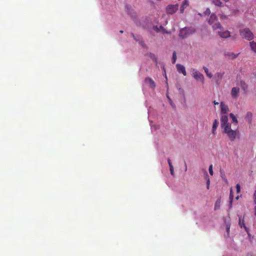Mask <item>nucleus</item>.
<instances>
[{
  "mask_svg": "<svg viewBox=\"0 0 256 256\" xmlns=\"http://www.w3.org/2000/svg\"><path fill=\"white\" fill-rule=\"evenodd\" d=\"M209 24L212 26L214 30H216V34L222 38H228L230 37V32L224 30L222 24L217 20V17L214 14H211L209 19Z\"/></svg>",
  "mask_w": 256,
  "mask_h": 256,
  "instance_id": "1",
  "label": "nucleus"
},
{
  "mask_svg": "<svg viewBox=\"0 0 256 256\" xmlns=\"http://www.w3.org/2000/svg\"><path fill=\"white\" fill-rule=\"evenodd\" d=\"M195 32V28L192 27L182 28L180 31L179 36L182 38H185L194 34Z\"/></svg>",
  "mask_w": 256,
  "mask_h": 256,
  "instance_id": "2",
  "label": "nucleus"
},
{
  "mask_svg": "<svg viewBox=\"0 0 256 256\" xmlns=\"http://www.w3.org/2000/svg\"><path fill=\"white\" fill-rule=\"evenodd\" d=\"M240 34L242 38L248 41H250L254 38V34L248 28L240 29Z\"/></svg>",
  "mask_w": 256,
  "mask_h": 256,
  "instance_id": "3",
  "label": "nucleus"
},
{
  "mask_svg": "<svg viewBox=\"0 0 256 256\" xmlns=\"http://www.w3.org/2000/svg\"><path fill=\"white\" fill-rule=\"evenodd\" d=\"M224 132L226 134L228 137L229 139L231 141H234L236 136L237 132L236 130H232L231 128V126H226V128H224Z\"/></svg>",
  "mask_w": 256,
  "mask_h": 256,
  "instance_id": "4",
  "label": "nucleus"
},
{
  "mask_svg": "<svg viewBox=\"0 0 256 256\" xmlns=\"http://www.w3.org/2000/svg\"><path fill=\"white\" fill-rule=\"evenodd\" d=\"M192 74V76L197 80L203 82L204 76L202 74L200 73L198 70L194 68L191 69Z\"/></svg>",
  "mask_w": 256,
  "mask_h": 256,
  "instance_id": "5",
  "label": "nucleus"
},
{
  "mask_svg": "<svg viewBox=\"0 0 256 256\" xmlns=\"http://www.w3.org/2000/svg\"><path fill=\"white\" fill-rule=\"evenodd\" d=\"M224 224L226 226V233L224 234L225 238H228L230 236V229L231 225L230 220V217L225 218H224Z\"/></svg>",
  "mask_w": 256,
  "mask_h": 256,
  "instance_id": "6",
  "label": "nucleus"
},
{
  "mask_svg": "<svg viewBox=\"0 0 256 256\" xmlns=\"http://www.w3.org/2000/svg\"><path fill=\"white\" fill-rule=\"evenodd\" d=\"M178 8V4H169L166 8V11L168 14H173L175 13Z\"/></svg>",
  "mask_w": 256,
  "mask_h": 256,
  "instance_id": "7",
  "label": "nucleus"
},
{
  "mask_svg": "<svg viewBox=\"0 0 256 256\" xmlns=\"http://www.w3.org/2000/svg\"><path fill=\"white\" fill-rule=\"evenodd\" d=\"M220 126L222 128H226V126H231V124L228 122V117L226 115H222L220 118Z\"/></svg>",
  "mask_w": 256,
  "mask_h": 256,
  "instance_id": "8",
  "label": "nucleus"
},
{
  "mask_svg": "<svg viewBox=\"0 0 256 256\" xmlns=\"http://www.w3.org/2000/svg\"><path fill=\"white\" fill-rule=\"evenodd\" d=\"M176 67L177 70L179 73L182 74L184 76H186V70L185 67L183 65L180 64H176Z\"/></svg>",
  "mask_w": 256,
  "mask_h": 256,
  "instance_id": "9",
  "label": "nucleus"
},
{
  "mask_svg": "<svg viewBox=\"0 0 256 256\" xmlns=\"http://www.w3.org/2000/svg\"><path fill=\"white\" fill-rule=\"evenodd\" d=\"M240 88L238 87H234L231 90V96L234 98H237L238 96Z\"/></svg>",
  "mask_w": 256,
  "mask_h": 256,
  "instance_id": "10",
  "label": "nucleus"
},
{
  "mask_svg": "<svg viewBox=\"0 0 256 256\" xmlns=\"http://www.w3.org/2000/svg\"><path fill=\"white\" fill-rule=\"evenodd\" d=\"M146 83L148 84L150 87L152 88H154L156 87V84L154 80L150 78H146L145 79Z\"/></svg>",
  "mask_w": 256,
  "mask_h": 256,
  "instance_id": "11",
  "label": "nucleus"
},
{
  "mask_svg": "<svg viewBox=\"0 0 256 256\" xmlns=\"http://www.w3.org/2000/svg\"><path fill=\"white\" fill-rule=\"evenodd\" d=\"M188 4H189V2L188 0H184L182 2V3L180 7V13L184 12V10L188 6Z\"/></svg>",
  "mask_w": 256,
  "mask_h": 256,
  "instance_id": "12",
  "label": "nucleus"
},
{
  "mask_svg": "<svg viewBox=\"0 0 256 256\" xmlns=\"http://www.w3.org/2000/svg\"><path fill=\"white\" fill-rule=\"evenodd\" d=\"M220 108H221V112L223 114H226L228 111V106L222 102L220 103Z\"/></svg>",
  "mask_w": 256,
  "mask_h": 256,
  "instance_id": "13",
  "label": "nucleus"
},
{
  "mask_svg": "<svg viewBox=\"0 0 256 256\" xmlns=\"http://www.w3.org/2000/svg\"><path fill=\"white\" fill-rule=\"evenodd\" d=\"M212 4L217 6L223 7L224 6L220 0H212Z\"/></svg>",
  "mask_w": 256,
  "mask_h": 256,
  "instance_id": "14",
  "label": "nucleus"
},
{
  "mask_svg": "<svg viewBox=\"0 0 256 256\" xmlns=\"http://www.w3.org/2000/svg\"><path fill=\"white\" fill-rule=\"evenodd\" d=\"M202 173L203 174V176L206 180V188H208V177L206 170L205 169H202Z\"/></svg>",
  "mask_w": 256,
  "mask_h": 256,
  "instance_id": "15",
  "label": "nucleus"
},
{
  "mask_svg": "<svg viewBox=\"0 0 256 256\" xmlns=\"http://www.w3.org/2000/svg\"><path fill=\"white\" fill-rule=\"evenodd\" d=\"M250 46L251 50L254 52L256 53V42L252 41L250 42Z\"/></svg>",
  "mask_w": 256,
  "mask_h": 256,
  "instance_id": "16",
  "label": "nucleus"
},
{
  "mask_svg": "<svg viewBox=\"0 0 256 256\" xmlns=\"http://www.w3.org/2000/svg\"><path fill=\"white\" fill-rule=\"evenodd\" d=\"M226 55L231 59H234L238 56V54H236L233 52H228L226 54Z\"/></svg>",
  "mask_w": 256,
  "mask_h": 256,
  "instance_id": "17",
  "label": "nucleus"
},
{
  "mask_svg": "<svg viewBox=\"0 0 256 256\" xmlns=\"http://www.w3.org/2000/svg\"><path fill=\"white\" fill-rule=\"evenodd\" d=\"M168 165L170 166V174L172 176H174V168L172 165V163L169 158L168 160Z\"/></svg>",
  "mask_w": 256,
  "mask_h": 256,
  "instance_id": "18",
  "label": "nucleus"
},
{
  "mask_svg": "<svg viewBox=\"0 0 256 256\" xmlns=\"http://www.w3.org/2000/svg\"><path fill=\"white\" fill-rule=\"evenodd\" d=\"M240 86L244 91H246L248 89V85L244 81L241 80L240 82Z\"/></svg>",
  "mask_w": 256,
  "mask_h": 256,
  "instance_id": "19",
  "label": "nucleus"
},
{
  "mask_svg": "<svg viewBox=\"0 0 256 256\" xmlns=\"http://www.w3.org/2000/svg\"><path fill=\"white\" fill-rule=\"evenodd\" d=\"M220 206V199L218 198L216 200L214 205V210L219 209Z\"/></svg>",
  "mask_w": 256,
  "mask_h": 256,
  "instance_id": "20",
  "label": "nucleus"
},
{
  "mask_svg": "<svg viewBox=\"0 0 256 256\" xmlns=\"http://www.w3.org/2000/svg\"><path fill=\"white\" fill-rule=\"evenodd\" d=\"M230 116L232 118V122L236 124H237L238 121L235 116L233 114L230 113Z\"/></svg>",
  "mask_w": 256,
  "mask_h": 256,
  "instance_id": "21",
  "label": "nucleus"
},
{
  "mask_svg": "<svg viewBox=\"0 0 256 256\" xmlns=\"http://www.w3.org/2000/svg\"><path fill=\"white\" fill-rule=\"evenodd\" d=\"M218 121L216 120H215L213 124L212 128V131L213 133H214L215 130L216 128L218 126Z\"/></svg>",
  "mask_w": 256,
  "mask_h": 256,
  "instance_id": "22",
  "label": "nucleus"
},
{
  "mask_svg": "<svg viewBox=\"0 0 256 256\" xmlns=\"http://www.w3.org/2000/svg\"><path fill=\"white\" fill-rule=\"evenodd\" d=\"M252 114L250 112H248L246 114V118L248 119V122L250 123L252 121Z\"/></svg>",
  "mask_w": 256,
  "mask_h": 256,
  "instance_id": "23",
  "label": "nucleus"
},
{
  "mask_svg": "<svg viewBox=\"0 0 256 256\" xmlns=\"http://www.w3.org/2000/svg\"><path fill=\"white\" fill-rule=\"evenodd\" d=\"M176 52H174L172 54V63L174 64L176 62Z\"/></svg>",
  "mask_w": 256,
  "mask_h": 256,
  "instance_id": "24",
  "label": "nucleus"
},
{
  "mask_svg": "<svg viewBox=\"0 0 256 256\" xmlns=\"http://www.w3.org/2000/svg\"><path fill=\"white\" fill-rule=\"evenodd\" d=\"M236 192L239 193L240 192V186L239 184H236Z\"/></svg>",
  "mask_w": 256,
  "mask_h": 256,
  "instance_id": "25",
  "label": "nucleus"
},
{
  "mask_svg": "<svg viewBox=\"0 0 256 256\" xmlns=\"http://www.w3.org/2000/svg\"><path fill=\"white\" fill-rule=\"evenodd\" d=\"M212 166L210 165L209 166V173L210 174V175L213 174V171H212Z\"/></svg>",
  "mask_w": 256,
  "mask_h": 256,
  "instance_id": "26",
  "label": "nucleus"
},
{
  "mask_svg": "<svg viewBox=\"0 0 256 256\" xmlns=\"http://www.w3.org/2000/svg\"><path fill=\"white\" fill-rule=\"evenodd\" d=\"M233 197H234V196L232 193V189L231 188L230 192V200H233Z\"/></svg>",
  "mask_w": 256,
  "mask_h": 256,
  "instance_id": "27",
  "label": "nucleus"
},
{
  "mask_svg": "<svg viewBox=\"0 0 256 256\" xmlns=\"http://www.w3.org/2000/svg\"><path fill=\"white\" fill-rule=\"evenodd\" d=\"M254 204H256V190H255L254 194Z\"/></svg>",
  "mask_w": 256,
  "mask_h": 256,
  "instance_id": "28",
  "label": "nucleus"
},
{
  "mask_svg": "<svg viewBox=\"0 0 256 256\" xmlns=\"http://www.w3.org/2000/svg\"><path fill=\"white\" fill-rule=\"evenodd\" d=\"M154 30L156 32H159V31H160V28H159V27H158V26H154Z\"/></svg>",
  "mask_w": 256,
  "mask_h": 256,
  "instance_id": "29",
  "label": "nucleus"
},
{
  "mask_svg": "<svg viewBox=\"0 0 256 256\" xmlns=\"http://www.w3.org/2000/svg\"><path fill=\"white\" fill-rule=\"evenodd\" d=\"M204 70L205 72L207 75H208V68L206 67H204Z\"/></svg>",
  "mask_w": 256,
  "mask_h": 256,
  "instance_id": "30",
  "label": "nucleus"
},
{
  "mask_svg": "<svg viewBox=\"0 0 256 256\" xmlns=\"http://www.w3.org/2000/svg\"><path fill=\"white\" fill-rule=\"evenodd\" d=\"M232 200H230V204H229L230 208L232 206Z\"/></svg>",
  "mask_w": 256,
  "mask_h": 256,
  "instance_id": "31",
  "label": "nucleus"
},
{
  "mask_svg": "<svg viewBox=\"0 0 256 256\" xmlns=\"http://www.w3.org/2000/svg\"><path fill=\"white\" fill-rule=\"evenodd\" d=\"M169 98L170 103V105H171L173 107H174V104H173V103H172V100H171L169 98Z\"/></svg>",
  "mask_w": 256,
  "mask_h": 256,
  "instance_id": "32",
  "label": "nucleus"
},
{
  "mask_svg": "<svg viewBox=\"0 0 256 256\" xmlns=\"http://www.w3.org/2000/svg\"><path fill=\"white\" fill-rule=\"evenodd\" d=\"M159 28H160V30H164V27H163L162 26H160L159 27Z\"/></svg>",
  "mask_w": 256,
  "mask_h": 256,
  "instance_id": "33",
  "label": "nucleus"
},
{
  "mask_svg": "<svg viewBox=\"0 0 256 256\" xmlns=\"http://www.w3.org/2000/svg\"><path fill=\"white\" fill-rule=\"evenodd\" d=\"M222 178L225 182H228V180L224 177L222 176Z\"/></svg>",
  "mask_w": 256,
  "mask_h": 256,
  "instance_id": "34",
  "label": "nucleus"
},
{
  "mask_svg": "<svg viewBox=\"0 0 256 256\" xmlns=\"http://www.w3.org/2000/svg\"><path fill=\"white\" fill-rule=\"evenodd\" d=\"M214 102V104H218V102H216L215 100H214V102Z\"/></svg>",
  "mask_w": 256,
  "mask_h": 256,
  "instance_id": "35",
  "label": "nucleus"
},
{
  "mask_svg": "<svg viewBox=\"0 0 256 256\" xmlns=\"http://www.w3.org/2000/svg\"><path fill=\"white\" fill-rule=\"evenodd\" d=\"M164 33H168V32L164 29V30H162Z\"/></svg>",
  "mask_w": 256,
  "mask_h": 256,
  "instance_id": "36",
  "label": "nucleus"
},
{
  "mask_svg": "<svg viewBox=\"0 0 256 256\" xmlns=\"http://www.w3.org/2000/svg\"><path fill=\"white\" fill-rule=\"evenodd\" d=\"M239 224H240V226L242 227V223H240V220H239Z\"/></svg>",
  "mask_w": 256,
  "mask_h": 256,
  "instance_id": "37",
  "label": "nucleus"
},
{
  "mask_svg": "<svg viewBox=\"0 0 256 256\" xmlns=\"http://www.w3.org/2000/svg\"><path fill=\"white\" fill-rule=\"evenodd\" d=\"M239 224H240V226L242 227V223H240V220H239Z\"/></svg>",
  "mask_w": 256,
  "mask_h": 256,
  "instance_id": "38",
  "label": "nucleus"
},
{
  "mask_svg": "<svg viewBox=\"0 0 256 256\" xmlns=\"http://www.w3.org/2000/svg\"><path fill=\"white\" fill-rule=\"evenodd\" d=\"M150 54L151 58H152V56H154V55L152 54Z\"/></svg>",
  "mask_w": 256,
  "mask_h": 256,
  "instance_id": "39",
  "label": "nucleus"
},
{
  "mask_svg": "<svg viewBox=\"0 0 256 256\" xmlns=\"http://www.w3.org/2000/svg\"><path fill=\"white\" fill-rule=\"evenodd\" d=\"M208 76H209V78H210L212 76V75L209 73Z\"/></svg>",
  "mask_w": 256,
  "mask_h": 256,
  "instance_id": "40",
  "label": "nucleus"
},
{
  "mask_svg": "<svg viewBox=\"0 0 256 256\" xmlns=\"http://www.w3.org/2000/svg\"><path fill=\"white\" fill-rule=\"evenodd\" d=\"M132 36L134 38H134V34H132Z\"/></svg>",
  "mask_w": 256,
  "mask_h": 256,
  "instance_id": "41",
  "label": "nucleus"
},
{
  "mask_svg": "<svg viewBox=\"0 0 256 256\" xmlns=\"http://www.w3.org/2000/svg\"><path fill=\"white\" fill-rule=\"evenodd\" d=\"M185 166H186V171L187 170V166L186 164L185 163Z\"/></svg>",
  "mask_w": 256,
  "mask_h": 256,
  "instance_id": "42",
  "label": "nucleus"
},
{
  "mask_svg": "<svg viewBox=\"0 0 256 256\" xmlns=\"http://www.w3.org/2000/svg\"><path fill=\"white\" fill-rule=\"evenodd\" d=\"M120 32L121 33V34H122L124 32V31L121 30L120 31Z\"/></svg>",
  "mask_w": 256,
  "mask_h": 256,
  "instance_id": "43",
  "label": "nucleus"
},
{
  "mask_svg": "<svg viewBox=\"0 0 256 256\" xmlns=\"http://www.w3.org/2000/svg\"><path fill=\"white\" fill-rule=\"evenodd\" d=\"M248 236L249 237H250L251 236L250 234H248Z\"/></svg>",
  "mask_w": 256,
  "mask_h": 256,
  "instance_id": "44",
  "label": "nucleus"
},
{
  "mask_svg": "<svg viewBox=\"0 0 256 256\" xmlns=\"http://www.w3.org/2000/svg\"><path fill=\"white\" fill-rule=\"evenodd\" d=\"M236 198L238 200V196Z\"/></svg>",
  "mask_w": 256,
  "mask_h": 256,
  "instance_id": "45",
  "label": "nucleus"
}]
</instances>
